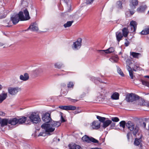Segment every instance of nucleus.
Listing matches in <instances>:
<instances>
[{"label": "nucleus", "mask_w": 149, "mask_h": 149, "mask_svg": "<svg viewBox=\"0 0 149 149\" xmlns=\"http://www.w3.org/2000/svg\"><path fill=\"white\" fill-rule=\"evenodd\" d=\"M51 121L50 124L44 123L41 125V127L45 130L46 132H53L55 130V128L54 127H58L61 125V123L59 122Z\"/></svg>", "instance_id": "f257e3e1"}, {"label": "nucleus", "mask_w": 149, "mask_h": 149, "mask_svg": "<svg viewBox=\"0 0 149 149\" xmlns=\"http://www.w3.org/2000/svg\"><path fill=\"white\" fill-rule=\"evenodd\" d=\"M11 20L14 25L17 24L19 21H24V17L23 15V13L22 11H20L18 14H14L10 18Z\"/></svg>", "instance_id": "f03ea898"}, {"label": "nucleus", "mask_w": 149, "mask_h": 149, "mask_svg": "<svg viewBox=\"0 0 149 149\" xmlns=\"http://www.w3.org/2000/svg\"><path fill=\"white\" fill-rule=\"evenodd\" d=\"M126 126L131 131H133V134L134 136L137 137L136 134L139 130V128L137 126H134V123L129 121L126 123Z\"/></svg>", "instance_id": "7ed1b4c3"}, {"label": "nucleus", "mask_w": 149, "mask_h": 149, "mask_svg": "<svg viewBox=\"0 0 149 149\" xmlns=\"http://www.w3.org/2000/svg\"><path fill=\"white\" fill-rule=\"evenodd\" d=\"M31 122L34 123H37L40 121V118L38 114L35 113H32L29 116Z\"/></svg>", "instance_id": "20e7f679"}, {"label": "nucleus", "mask_w": 149, "mask_h": 149, "mask_svg": "<svg viewBox=\"0 0 149 149\" xmlns=\"http://www.w3.org/2000/svg\"><path fill=\"white\" fill-rule=\"evenodd\" d=\"M138 95L133 93L127 95L126 96V100L127 102H133L139 99Z\"/></svg>", "instance_id": "39448f33"}, {"label": "nucleus", "mask_w": 149, "mask_h": 149, "mask_svg": "<svg viewBox=\"0 0 149 149\" xmlns=\"http://www.w3.org/2000/svg\"><path fill=\"white\" fill-rule=\"evenodd\" d=\"M82 39L79 38L77 40L74 42L72 46V48L73 49L77 50L80 48L81 46Z\"/></svg>", "instance_id": "423d86ee"}, {"label": "nucleus", "mask_w": 149, "mask_h": 149, "mask_svg": "<svg viewBox=\"0 0 149 149\" xmlns=\"http://www.w3.org/2000/svg\"><path fill=\"white\" fill-rule=\"evenodd\" d=\"M83 141H86L87 143H90L91 142L94 143H98V141L95 138L91 137H89L87 135H85L82 138Z\"/></svg>", "instance_id": "0eeeda50"}, {"label": "nucleus", "mask_w": 149, "mask_h": 149, "mask_svg": "<svg viewBox=\"0 0 149 149\" xmlns=\"http://www.w3.org/2000/svg\"><path fill=\"white\" fill-rule=\"evenodd\" d=\"M21 90L20 88L18 87L15 88L9 87L8 88V92L9 93L12 95H15L19 91Z\"/></svg>", "instance_id": "6e6552de"}, {"label": "nucleus", "mask_w": 149, "mask_h": 149, "mask_svg": "<svg viewBox=\"0 0 149 149\" xmlns=\"http://www.w3.org/2000/svg\"><path fill=\"white\" fill-rule=\"evenodd\" d=\"M42 119L45 123H49L52 120V119L50 117V114L48 113H45L42 116Z\"/></svg>", "instance_id": "1a4fd4ad"}, {"label": "nucleus", "mask_w": 149, "mask_h": 149, "mask_svg": "<svg viewBox=\"0 0 149 149\" xmlns=\"http://www.w3.org/2000/svg\"><path fill=\"white\" fill-rule=\"evenodd\" d=\"M138 4V0H130V1L129 6L131 9L133 10L135 9L136 6Z\"/></svg>", "instance_id": "9d476101"}, {"label": "nucleus", "mask_w": 149, "mask_h": 149, "mask_svg": "<svg viewBox=\"0 0 149 149\" xmlns=\"http://www.w3.org/2000/svg\"><path fill=\"white\" fill-rule=\"evenodd\" d=\"M137 23L135 21H132L130 23V26H128V29L130 28V32L132 33L136 31V29Z\"/></svg>", "instance_id": "9b49d317"}, {"label": "nucleus", "mask_w": 149, "mask_h": 149, "mask_svg": "<svg viewBox=\"0 0 149 149\" xmlns=\"http://www.w3.org/2000/svg\"><path fill=\"white\" fill-rule=\"evenodd\" d=\"M100 123L99 121H94L92 123L91 127L93 129L97 130L100 127Z\"/></svg>", "instance_id": "f8f14e48"}, {"label": "nucleus", "mask_w": 149, "mask_h": 149, "mask_svg": "<svg viewBox=\"0 0 149 149\" xmlns=\"http://www.w3.org/2000/svg\"><path fill=\"white\" fill-rule=\"evenodd\" d=\"M29 29H30L31 31H38V27L37 24L36 22L31 24L29 27L25 31H27L29 30Z\"/></svg>", "instance_id": "ddd939ff"}, {"label": "nucleus", "mask_w": 149, "mask_h": 149, "mask_svg": "<svg viewBox=\"0 0 149 149\" xmlns=\"http://www.w3.org/2000/svg\"><path fill=\"white\" fill-rule=\"evenodd\" d=\"M126 63L127 66L128 67L127 68L129 73V74H133L132 71L131 70V67L129 66V65L132 63L131 60L129 59H127L126 61Z\"/></svg>", "instance_id": "4468645a"}, {"label": "nucleus", "mask_w": 149, "mask_h": 149, "mask_svg": "<svg viewBox=\"0 0 149 149\" xmlns=\"http://www.w3.org/2000/svg\"><path fill=\"white\" fill-rule=\"evenodd\" d=\"M146 8L147 6L146 5L141 6L137 8V11L139 13H143L145 11Z\"/></svg>", "instance_id": "2eb2a0df"}, {"label": "nucleus", "mask_w": 149, "mask_h": 149, "mask_svg": "<svg viewBox=\"0 0 149 149\" xmlns=\"http://www.w3.org/2000/svg\"><path fill=\"white\" fill-rule=\"evenodd\" d=\"M18 123V119L16 118H14L12 119H9V124L12 125H15Z\"/></svg>", "instance_id": "dca6fc26"}, {"label": "nucleus", "mask_w": 149, "mask_h": 149, "mask_svg": "<svg viewBox=\"0 0 149 149\" xmlns=\"http://www.w3.org/2000/svg\"><path fill=\"white\" fill-rule=\"evenodd\" d=\"M69 147L70 149H82L80 146L75 144H70Z\"/></svg>", "instance_id": "f3484780"}, {"label": "nucleus", "mask_w": 149, "mask_h": 149, "mask_svg": "<svg viewBox=\"0 0 149 149\" xmlns=\"http://www.w3.org/2000/svg\"><path fill=\"white\" fill-rule=\"evenodd\" d=\"M112 123V121L111 120H105L103 123L102 127L104 129L109 126Z\"/></svg>", "instance_id": "a211bd4d"}, {"label": "nucleus", "mask_w": 149, "mask_h": 149, "mask_svg": "<svg viewBox=\"0 0 149 149\" xmlns=\"http://www.w3.org/2000/svg\"><path fill=\"white\" fill-rule=\"evenodd\" d=\"M116 36L117 40L118 42H119V41L122 39L123 35L120 32H117L116 33Z\"/></svg>", "instance_id": "6ab92c4d"}, {"label": "nucleus", "mask_w": 149, "mask_h": 149, "mask_svg": "<svg viewBox=\"0 0 149 149\" xmlns=\"http://www.w3.org/2000/svg\"><path fill=\"white\" fill-rule=\"evenodd\" d=\"M122 31L123 36L125 37H126L127 36L129 33V31L128 30V28H124L122 30Z\"/></svg>", "instance_id": "aec40b11"}, {"label": "nucleus", "mask_w": 149, "mask_h": 149, "mask_svg": "<svg viewBox=\"0 0 149 149\" xmlns=\"http://www.w3.org/2000/svg\"><path fill=\"white\" fill-rule=\"evenodd\" d=\"M141 135L139 139L136 138L134 142V144L135 145L138 146L140 144V143L141 141Z\"/></svg>", "instance_id": "412c9836"}, {"label": "nucleus", "mask_w": 149, "mask_h": 149, "mask_svg": "<svg viewBox=\"0 0 149 149\" xmlns=\"http://www.w3.org/2000/svg\"><path fill=\"white\" fill-rule=\"evenodd\" d=\"M119 94L117 92L113 93L111 96V98L113 100H118L119 98Z\"/></svg>", "instance_id": "4be33fe9"}, {"label": "nucleus", "mask_w": 149, "mask_h": 149, "mask_svg": "<svg viewBox=\"0 0 149 149\" xmlns=\"http://www.w3.org/2000/svg\"><path fill=\"white\" fill-rule=\"evenodd\" d=\"M44 70L42 68H38L33 71V74H40L42 73Z\"/></svg>", "instance_id": "5701e85b"}, {"label": "nucleus", "mask_w": 149, "mask_h": 149, "mask_svg": "<svg viewBox=\"0 0 149 149\" xmlns=\"http://www.w3.org/2000/svg\"><path fill=\"white\" fill-rule=\"evenodd\" d=\"M24 13L25 15L24 20H27L30 19V17L28 11L26 9H25L24 11Z\"/></svg>", "instance_id": "b1692460"}, {"label": "nucleus", "mask_w": 149, "mask_h": 149, "mask_svg": "<svg viewBox=\"0 0 149 149\" xmlns=\"http://www.w3.org/2000/svg\"><path fill=\"white\" fill-rule=\"evenodd\" d=\"M26 118L22 117V118L18 119V123L19 124H22L26 121Z\"/></svg>", "instance_id": "393cba45"}, {"label": "nucleus", "mask_w": 149, "mask_h": 149, "mask_svg": "<svg viewBox=\"0 0 149 149\" xmlns=\"http://www.w3.org/2000/svg\"><path fill=\"white\" fill-rule=\"evenodd\" d=\"M29 78V75H20V79L24 81L28 80Z\"/></svg>", "instance_id": "a878e982"}, {"label": "nucleus", "mask_w": 149, "mask_h": 149, "mask_svg": "<svg viewBox=\"0 0 149 149\" xmlns=\"http://www.w3.org/2000/svg\"><path fill=\"white\" fill-rule=\"evenodd\" d=\"M9 119H3L1 122V126H4L7 125L8 123L9 124Z\"/></svg>", "instance_id": "bb28decb"}, {"label": "nucleus", "mask_w": 149, "mask_h": 149, "mask_svg": "<svg viewBox=\"0 0 149 149\" xmlns=\"http://www.w3.org/2000/svg\"><path fill=\"white\" fill-rule=\"evenodd\" d=\"M7 97V93H3L0 95V102H2Z\"/></svg>", "instance_id": "cd10ccee"}, {"label": "nucleus", "mask_w": 149, "mask_h": 149, "mask_svg": "<svg viewBox=\"0 0 149 149\" xmlns=\"http://www.w3.org/2000/svg\"><path fill=\"white\" fill-rule=\"evenodd\" d=\"M73 22V21H68L63 25V26L65 28L70 27L72 25Z\"/></svg>", "instance_id": "c85d7f7f"}, {"label": "nucleus", "mask_w": 149, "mask_h": 149, "mask_svg": "<svg viewBox=\"0 0 149 149\" xmlns=\"http://www.w3.org/2000/svg\"><path fill=\"white\" fill-rule=\"evenodd\" d=\"M140 33L141 35H146L149 34V28H146L143 30Z\"/></svg>", "instance_id": "c756f323"}, {"label": "nucleus", "mask_w": 149, "mask_h": 149, "mask_svg": "<svg viewBox=\"0 0 149 149\" xmlns=\"http://www.w3.org/2000/svg\"><path fill=\"white\" fill-rule=\"evenodd\" d=\"M55 67V68L60 69L62 68L63 66V64L59 62H57L55 63L54 64Z\"/></svg>", "instance_id": "7c9ffc66"}, {"label": "nucleus", "mask_w": 149, "mask_h": 149, "mask_svg": "<svg viewBox=\"0 0 149 149\" xmlns=\"http://www.w3.org/2000/svg\"><path fill=\"white\" fill-rule=\"evenodd\" d=\"M97 118L99 120V121L100 122H102L103 123L105 120L106 118L104 117H102L98 116H97Z\"/></svg>", "instance_id": "2f4dec72"}, {"label": "nucleus", "mask_w": 149, "mask_h": 149, "mask_svg": "<svg viewBox=\"0 0 149 149\" xmlns=\"http://www.w3.org/2000/svg\"><path fill=\"white\" fill-rule=\"evenodd\" d=\"M131 55L134 58H138L139 56L140 55V54L138 53L132 52L131 53Z\"/></svg>", "instance_id": "473e14b6"}, {"label": "nucleus", "mask_w": 149, "mask_h": 149, "mask_svg": "<svg viewBox=\"0 0 149 149\" xmlns=\"http://www.w3.org/2000/svg\"><path fill=\"white\" fill-rule=\"evenodd\" d=\"M106 54H109L113 52L114 51V50L113 48L111 47L106 49Z\"/></svg>", "instance_id": "72a5a7b5"}, {"label": "nucleus", "mask_w": 149, "mask_h": 149, "mask_svg": "<svg viewBox=\"0 0 149 149\" xmlns=\"http://www.w3.org/2000/svg\"><path fill=\"white\" fill-rule=\"evenodd\" d=\"M97 52L99 54L102 55H103L106 54V51L105 50H97Z\"/></svg>", "instance_id": "f704fd0d"}, {"label": "nucleus", "mask_w": 149, "mask_h": 149, "mask_svg": "<svg viewBox=\"0 0 149 149\" xmlns=\"http://www.w3.org/2000/svg\"><path fill=\"white\" fill-rule=\"evenodd\" d=\"M76 109V107L75 106L72 105L67 106V110H74Z\"/></svg>", "instance_id": "c9c22d12"}, {"label": "nucleus", "mask_w": 149, "mask_h": 149, "mask_svg": "<svg viewBox=\"0 0 149 149\" xmlns=\"http://www.w3.org/2000/svg\"><path fill=\"white\" fill-rule=\"evenodd\" d=\"M126 123L125 121H122L120 123V126L124 128L126 126Z\"/></svg>", "instance_id": "e433bc0d"}, {"label": "nucleus", "mask_w": 149, "mask_h": 149, "mask_svg": "<svg viewBox=\"0 0 149 149\" xmlns=\"http://www.w3.org/2000/svg\"><path fill=\"white\" fill-rule=\"evenodd\" d=\"M74 86V84L73 82H70L67 84V86L68 88H73Z\"/></svg>", "instance_id": "4c0bfd02"}, {"label": "nucleus", "mask_w": 149, "mask_h": 149, "mask_svg": "<svg viewBox=\"0 0 149 149\" xmlns=\"http://www.w3.org/2000/svg\"><path fill=\"white\" fill-rule=\"evenodd\" d=\"M141 82L142 83V84L144 85H145L146 86H147L149 87V82H147L146 81L142 80H141Z\"/></svg>", "instance_id": "58836bf2"}, {"label": "nucleus", "mask_w": 149, "mask_h": 149, "mask_svg": "<svg viewBox=\"0 0 149 149\" xmlns=\"http://www.w3.org/2000/svg\"><path fill=\"white\" fill-rule=\"evenodd\" d=\"M58 107L61 109L67 110V106H60Z\"/></svg>", "instance_id": "ea45409f"}, {"label": "nucleus", "mask_w": 149, "mask_h": 149, "mask_svg": "<svg viewBox=\"0 0 149 149\" xmlns=\"http://www.w3.org/2000/svg\"><path fill=\"white\" fill-rule=\"evenodd\" d=\"M111 119L112 121L115 122H118L119 120V119L117 117H112Z\"/></svg>", "instance_id": "a19ab883"}, {"label": "nucleus", "mask_w": 149, "mask_h": 149, "mask_svg": "<svg viewBox=\"0 0 149 149\" xmlns=\"http://www.w3.org/2000/svg\"><path fill=\"white\" fill-rule=\"evenodd\" d=\"M117 4L118 6V8H122V3L120 1H118L117 2Z\"/></svg>", "instance_id": "79ce46f5"}, {"label": "nucleus", "mask_w": 149, "mask_h": 149, "mask_svg": "<svg viewBox=\"0 0 149 149\" xmlns=\"http://www.w3.org/2000/svg\"><path fill=\"white\" fill-rule=\"evenodd\" d=\"M60 114L61 117V122H65V120L64 119V118L63 117V113L61 112H60Z\"/></svg>", "instance_id": "37998d69"}, {"label": "nucleus", "mask_w": 149, "mask_h": 149, "mask_svg": "<svg viewBox=\"0 0 149 149\" xmlns=\"http://www.w3.org/2000/svg\"><path fill=\"white\" fill-rule=\"evenodd\" d=\"M117 72L120 74H124L121 69L119 68H117Z\"/></svg>", "instance_id": "c03bdc74"}, {"label": "nucleus", "mask_w": 149, "mask_h": 149, "mask_svg": "<svg viewBox=\"0 0 149 149\" xmlns=\"http://www.w3.org/2000/svg\"><path fill=\"white\" fill-rule=\"evenodd\" d=\"M45 133L44 132H41L38 134V136H45Z\"/></svg>", "instance_id": "a18cd8bd"}, {"label": "nucleus", "mask_w": 149, "mask_h": 149, "mask_svg": "<svg viewBox=\"0 0 149 149\" xmlns=\"http://www.w3.org/2000/svg\"><path fill=\"white\" fill-rule=\"evenodd\" d=\"M125 40H126V42H125V46L127 47L129 45L130 43H129V42H128V41L127 39H126Z\"/></svg>", "instance_id": "49530a36"}, {"label": "nucleus", "mask_w": 149, "mask_h": 149, "mask_svg": "<svg viewBox=\"0 0 149 149\" xmlns=\"http://www.w3.org/2000/svg\"><path fill=\"white\" fill-rule=\"evenodd\" d=\"M5 114L3 112L0 111V116H4Z\"/></svg>", "instance_id": "de8ad7c7"}, {"label": "nucleus", "mask_w": 149, "mask_h": 149, "mask_svg": "<svg viewBox=\"0 0 149 149\" xmlns=\"http://www.w3.org/2000/svg\"><path fill=\"white\" fill-rule=\"evenodd\" d=\"M132 68H133V70L134 71H136L135 69H137L138 67L136 65H134V67H132Z\"/></svg>", "instance_id": "09e8293b"}, {"label": "nucleus", "mask_w": 149, "mask_h": 149, "mask_svg": "<svg viewBox=\"0 0 149 149\" xmlns=\"http://www.w3.org/2000/svg\"><path fill=\"white\" fill-rule=\"evenodd\" d=\"M111 124V127H114L115 125V123H114L112 122Z\"/></svg>", "instance_id": "8fccbe9b"}, {"label": "nucleus", "mask_w": 149, "mask_h": 149, "mask_svg": "<svg viewBox=\"0 0 149 149\" xmlns=\"http://www.w3.org/2000/svg\"><path fill=\"white\" fill-rule=\"evenodd\" d=\"M130 133H127V138L128 139H130Z\"/></svg>", "instance_id": "3c124183"}, {"label": "nucleus", "mask_w": 149, "mask_h": 149, "mask_svg": "<svg viewBox=\"0 0 149 149\" xmlns=\"http://www.w3.org/2000/svg\"><path fill=\"white\" fill-rule=\"evenodd\" d=\"M130 78L131 79H133L135 77L134 75H130Z\"/></svg>", "instance_id": "603ef678"}, {"label": "nucleus", "mask_w": 149, "mask_h": 149, "mask_svg": "<svg viewBox=\"0 0 149 149\" xmlns=\"http://www.w3.org/2000/svg\"><path fill=\"white\" fill-rule=\"evenodd\" d=\"M130 14L132 15H133L134 13V12L133 11L130 10Z\"/></svg>", "instance_id": "864d4df0"}, {"label": "nucleus", "mask_w": 149, "mask_h": 149, "mask_svg": "<svg viewBox=\"0 0 149 149\" xmlns=\"http://www.w3.org/2000/svg\"><path fill=\"white\" fill-rule=\"evenodd\" d=\"M90 149H102L99 148H91Z\"/></svg>", "instance_id": "5fc2aeb1"}, {"label": "nucleus", "mask_w": 149, "mask_h": 149, "mask_svg": "<svg viewBox=\"0 0 149 149\" xmlns=\"http://www.w3.org/2000/svg\"><path fill=\"white\" fill-rule=\"evenodd\" d=\"M66 86L65 84H61V86L63 87H65Z\"/></svg>", "instance_id": "6e6d98bb"}, {"label": "nucleus", "mask_w": 149, "mask_h": 149, "mask_svg": "<svg viewBox=\"0 0 149 149\" xmlns=\"http://www.w3.org/2000/svg\"><path fill=\"white\" fill-rule=\"evenodd\" d=\"M143 124L144 127H146V123H145V122H143Z\"/></svg>", "instance_id": "4d7b16f0"}, {"label": "nucleus", "mask_w": 149, "mask_h": 149, "mask_svg": "<svg viewBox=\"0 0 149 149\" xmlns=\"http://www.w3.org/2000/svg\"><path fill=\"white\" fill-rule=\"evenodd\" d=\"M4 45V44L0 42V47Z\"/></svg>", "instance_id": "13d9d810"}, {"label": "nucleus", "mask_w": 149, "mask_h": 149, "mask_svg": "<svg viewBox=\"0 0 149 149\" xmlns=\"http://www.w3.org/2000/svg\"><path fill=\"white\" fill-rule=\"evenodd\" d=\"M67 93V92H63V94L65 95H66Z\"/></svg>", "instance_id": "bf43d9fd"}, {"label": "nucleus", "mask_w": 149, "mask_h": 149, "mask_svg": "<svg viewBox=\"0 0 149 149\" xmlns=\"http://www.w3.org/2000/svg\"><path fill=\"white\" fill-rule=\"evenodd\" d=\"M144 77L147 78L149 79V75H147L144 76Z\"/></svg>", "instance_id": "052dcab7"}, {"label": "nucleus", "mask_w": 149, "mask_h": 149, "mask_svg": "<svg viewBox=\"0 0 149 149\" xmlns=\"http://www.w3.org/2000/svg\"><path fill=\"white\" fill-rule=\"evenodd\" d=\"M101 89L102 90L101 92L104 93V91H105L104 89L103 88H101Z\"/></svg>", "instance_id": "680f3d73"}, {"label": "nucleus", "mask_w": 149, "mask_h": 149, "mask_svg": "<svg viewBox=\"0 0 149 149\" xmlns=\"http://www.w3.org/2000/svg\"><path fill=\"white\" fill-rule=\"evenodd\" d=\"M98 81H99V82H101V83H103V82L100 79H99L98 80Z\"/></svg>", "instance_id": "e2e57ef3"}, {"label": "nucleus", "mask_w": 149, "mask_h": 149, "mask_svg": "<svg viewBox=\"0 0 149 149\" xmlns=\"http://www.w3.org/2000/svg\"><path fill=\"white\" fill-rule=\"evenodd\" d=\"M74 100V102H77V100Z\"/></svg>", "instance_id": "0e129e2a"}, {"label": "nucleus", "mask_w": 149, "mask_h": 149, "mask_svg": "<svg viewBox=\"0 0 149 149\" xmlns=\"http://www.w3.org/2000/svg\"><path fill=\"white\" fill-rule=\"evenodd\" d=\"M1 88H2V86L1 85H0V90H1Z\"/></svg>", "instance_id": "69168bd1"}, {"label": "nucleus", "mask_w": 149, "mask_h": 149, "mask_svg": "<svg viewBox=\"0 0 149 149\" xmlns=\"http://www.w3.org/2000/svg\"><path fill=\"white\" fill-rule=\"evenodd\" d=\"M7 26V27H10L11 26H8H8Z\"/></svg>", "instance_id": "338daca9"}, {"label": "nucleus", "mask_w": 149, "mask_h": 149, "mask_svg": "<svg viewBox=\"0 0 149 149\" xmlns=\"http://www.w3.org/2000/svg\"><path fill=\"white\" fill-rule=\"evenodd\" d=\"M24 74L26 75V74H28L27 73H25Z\"/></svg>", "instance_id": "774afa93"}]
</instances>
